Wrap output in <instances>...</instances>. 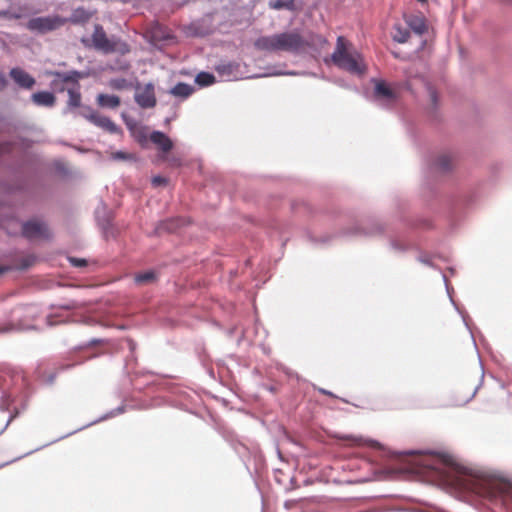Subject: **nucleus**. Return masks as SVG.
<instances>
[{
	"label": "nucleus",
	"mask_w": 512,
	"mask_h": 512,
	"mask_svg": "<svg viewBox=\"0 0 512 512\" xmlns=\"http://www.w3.org/2000/svg\"><path fill=\"white\" fill-rule=\"evenodd\" d=\"M90 17V13L83 8H78L73 11L70 20L74 23H79L87 21Z\"/></svg>",
	"instance_id": "20"
},
{
	"label": "nucleus",
	"mask_w": 512,
	"mask_h": 512,
	"mask_svg": "<svg viewBox=\"0 0 512 512\" xmlns=\"http://www.w3.org/2000/svg\"><path fill=\"white\" fill-rule=\"evenodd\" d=\"M7 79L4 74L0 73V91L4 90L7 87Z\"/></svg>",
	"instance_id": "29"
},
{
	"label": "nucleus",
	"mask_w": 512,
	"mask_h": 512,
	"mask_svg": "<svg viewBox=\"0 0 512 512\" xmlns=\"http://www.w3.org/2000/svg\"><path fill=\"white\" fill-rule=\"evenodd\" d=\"M110 158L115 161H132L136 159L134 154L123 151L112 152Z\"/></svg>",
	"instance_id": "22"
},
{
	"label": "nucleus",
	"mask_w": 512,
	"mask_h": 512,
	"mask_svg": "<svg viewBox=\"0 0 512 512\" xmlns=\"http://www.w3.org/2000/svg\"><path fill=\"white\" fill-rule=\"evenodd\" d=\"M13 418H14V416H10V418H9V419H8V421H7L6 426H7V425L12 421V419H13Z\"/></svg>",
	"instance_id": "33"
},
{
	"label": "nucleus",
	"mask_w": 512,
	"mask_h": 512,
	"mask_svg": "<svg viewBox=\"0 0 512 512\" xmlns=\"http://www.w3.org/2000/svg\"><path fill=\"white\" fill-rule=\"evenodd\" d=\"M395 33L393 35V39L399 43H405L410 37V33L407 29L402 28L401 26H395Z\"/></svg>",
	"instance_id": "21"
},
{
	"label": "nucleus",
	"mask_w": 512,
	"mask_h": 512,
	"mask_svg": "<svg viewBox=\"0 0 512 512\" xmlns=\"http://www.w3.org/2000/svg\"><path fill=\"white\" fill-rule=\"evenodd\" d=\"M92 42L95 49L106 54L113 53L118 50V41L109 39L101 25H95L92 34Z\"/></svg>",
	"instance_id": "5"
},
{
	"label": "nucleus",
	"mask_w": 512,
	"mask_h": 512,
	"mask_svg": "<svg viewBox=\"0 0 512 512\" xmlns=\"http://www.w3.org/2000/svg\"><path fill=\"white\" fill-rule=\"evenodd\" d=\"M88 109H91L90 107H84L81 112H80V115L83 117V114H89V110Z\"/></svg>",
	"instance_id": "31"
},
{
	"label": "nucleus",
	"mask_w": 512,
	"mask_h": 512,
	"mask_svg": "<svg viewBox=\"0 0 512 512\" xmlns=\"http://www.w3.org/2000/svg\"><path fill=\"white\" fill-rule=\"evenodd\" d=\"M12 149L11 143L6 142L0 144V156L5 153H9Z\"/></svg>",
	"instance_id": "27"
},
{
	"label": "nucleus",
	"mask_w": 512,
	"mask_h": 512,
	"mask_svg": "<svg viewBox=\"0 0 512 512\" xmlns=\"http://www.w3.org/2000/svg\"><path fill=\"white\" fill-rule=\"evenodd\" d=\"M195 82L200 86H209L215 82V77L211 73L200 72L197 74Z\"/></svg>",
	"instance_id": "18"
},
{
	"label": "nucleus",
	"mask_w": 512,
	"mask_h": 512,
	"mask_svg": "<svg viewBox=\"0 0 512 512\" xmlns=\"http://www.w3.org/2000/svg\"><path fill=\"white\" fill-rule=\"evenodd\" d=\"M89 114H83V117L93 123L95 126L103 129L110 134H119L121 129L107 116L101 115L93 109H88Z\"/></svg>",
	"instance_id": "6"
},
{
	"label": "nucleus",
	"mask_w": 512,
	"mask_h": 512,
	"mask_svg": "<svg viewBox=\"0 0 512 512\" xmlns=\"http://www.w3.org/2000/svg\"><path fill=\"white\" fill-rule=\"evenodd\" d=\"M4 382H5V379L2 376H0V389L5 387Z\"/></svg>",
	"instance_id": "32"
},
{
	"label": "nucleus",
	"mask_w": 512,
	"mask_h": 512,
	"mask_svg": "<svg viewBox=\"0 0 512 512\" xmlns=\"http://www.w3.org/2000/svg\"><path fill=\"white\" fill-rule=\"evenodd\" d=\"M150 140L153 144H155L162 152H169L172 147L173 143L171 139L160 131H154L150 135Z\"/></svg>",
	"instance_id": "11"
},
{
	"label": "nucleus",
	"mask_w": 512,
	"mask_h": 512,
	"mask_svg": "<svg viewBox=\"0 0 512 512\" xmlns=\"http://www.w3.org/2000/svg\"><path fill=\"white\" fill-rule=\"evenodd\" d=\"M295 0H276L275 2H271L269 4L270 8L275 10L287 9V10H295Z\"/></svg>",
	"instance_id": "19"
},
{
	"label": "nucleus",
	"mask_w": 512,
	"mask_h": 512,
	"mask_svg": "<svg viewBox=\"0 0 512 512\" xmlns=\"http://www.w3.org/2000/svg\"><path fill=\"white\" fill-rule=\"evenodd\" d=\"M152 183L155 185V186H159V185H162V184H165L166 183V179L163 178V177H160V176H156L152 179Z\"/></svg>",
	"instance_id": "28"
},
{
	"label": "nucleus",
	"mask_w": 512,
	"mask_h": 512,
	"mask_svg": "<svg viewBox=\"0 0 512 512\" xmlns=\"http://www.w3.org/2000/svg\"><path fill=\"white\" fill-rule=\"evenodd\" d=\"M0 17L1 18H9V19H18V18H20V15L13 14L9 11H0Z\"/></svg>",
	"instance_id": "26"
},
{
	"label": "nucleus",
	"mask_w": 512,
	"mask_h": 512,
	"mask_svg": "<svg viewBox=\"0 0 512 512\" xmlns=\"http://www.w3.org/2000/svg\"><path fill=\"white\" fill-rule=\"evenodd\" d=\"M57 77H59L63 82H74L77 83L79 73L78 72H72V73H57Z\"/></svg>",
	"instance_id": "23"
},
{
	"label": "nucleus",
	"mask_w": 512,
	"mask_h": 512,
	"mask_svg": "<svg viewBox=\"0 0 512 512\" xmlns=\"http://www.w3.org/2000/svg\"><path fill=\"white\" fill-rule=\"evenodd\" d=\"M375 97L387 101L395 99L394 91L384 81H378L375 85Z\"/></svg>",
	"instance_id": "13"
},
{
	"label": "nucleus",
	"mask_w": 512,
	"mask_h": 512,
	"mask_svg": "<svg viewBox=\"0 0 512 512\" xmlns=\"http://www.w3.org/2000/svg\"><path fill=\"white\" fill-rule=\"evenodd\" d=\"M32 101L38 106L52 107L55 105L56 97L48 91H41L32 94Z\"/></svg>",
	"instance_id": "12"
},
{
	"label": "nucleus",
	"mask_w": 512,
	"mask_h": 512,
	"mask_svg": "<svg viewBox=\"0 0 512 512\" xmlns=\"http://www.w3.org/2000/svg\"><path fill=\"white\" fill-rule=\"evenodd\" d=\"M97 103L101 107L117 108L120 105V98L116 95L99 94Z\"/></svg>",
	"instance_id": "14"
},
{
	"label": "nucleus",
	"mask_w": 512,
	"mask_h": 512,
	"mask_svg": "<svg viewBox=\"0 0 512 512\" xmlns=\"http://www.w3.org/2000/svg\"><path fill=\"white\" fill-rule=\"evenodd\" d=\"M65 23L64 20L55 16V17H36L30 19L26 27L30 31L38 32L40 34H44L50 31H53Z\"/></svg>",
	"instance_id": "4"
},
{
	"label": "nucleus",
	"mask_w": 512,
	"mask_h": 512,
	"mask_svg": "<svg viewBox=\"0 0 512 512\" xmlns=\"http://www.w3.org/2000/svg\"><path fill=\"white\" fill-rule=\"evenodd\" d=\"M192 92L193 88L186 83H178L171 90L172 95L183 98L190 96Z\"/></svg>",
	"instance_id": "15"
},
{
	"label": "nucleus",
	"mask_w": 512,
	"mask_h": 512,
	"mask_svg": "<svg viewBox=\"0 0 512 512\" xmlns=\"http://www.w3.org/2000/svg\"><path fill=\"white\" fill-rule=\"evenodd\" d=\"M437 164L443 171L449 170L451 165V158L447 155H443L439 157Z\"/></svg>",
	"instance_id": "24"
},
{
	"label": "nucleus",
	"mask_w": 512,
	"mask_h": 512,
	"mask_svg": "<svg viewBox=\"0 0 512 512\" xmlns=\"http://www.w3.org/2000/svg\"><path fill=\"white\" fill-rule=\"evenodd\" d=\"M135 101L142 108L154 107L156 105L154 86L146 84L143 87H138L135 93Z\"/></svg>",
	"instance_id": "7"
},
{
	"label": "nucleus",
	"mask_w": 512,
	"mask_h": 512,
	"mask_svg": "<svg viewBox=\"0 0 512 512\" xmlns=\"http://www.w3.org/2000/svg\"><path fill=\"white\" fill-rule=\"evenodd\" d=\"M405 20L409 28L416 34L422 35L427 31L426 19L422 14H411Z\"/></svg>",
	"instance_id": "10"
},
{
	"label": "nucleus",
	"mask_w": 512,
	"mask_h": 512,
	"mask_svg": "<svg viewBox=\"0 0 512 512\" xmlns=\"http://www.w3.org/2000/svg\"><path fill=\"white\" fill-rule=\"evenodd\" d=\"M69 99L67 101V106L69 108H77L81 106V94L78 89H68Z\"/></svg>",
	"instance_id": "17"
},
{
	"label": "nucleus",
	"mask_w": 512,
	"mask_h": 512,
	"mask_svg": "<svg viewBox=\"0 0 512 512\" xmlns=\"http://www.w3.org/2000/svg\"><path fill=\"white\" fill-rule=\"evenodd\" d=\"M430 98L433 104L437 103V93L433 88H429Z\"/></svg>",
	"instance_id": "30"
},
{
	"label": "nucleus",
	"mask_w": 512,
	"mask_h": 512,
	"mask_svg": "<svg viewBox=\"0 0 512 512\" xmlns=\"http://www.w3.org/2000/svg\"><path fill=\"white\" fill-rule=\"evenodd\" d=\"M9 75L15 83L24 89H31L36 83L35 79L29 73L18 67L12 68Z\"/></svg>",
	"instance_id": "9"
},
{
	"label": "nucleus",
	"mask_w": 512,
	"mask_h": 512,
	"mask_svg": "<svg viewBox=\"0 0 512 512\" xmlns=\"http://www.w3.org/2000/svg\"><path fill=\"white\" fill-rule=\"evenodd\" d=\"M155 280H156V274L153 271H146V272L138 273L134 276V281L139 285L152 283Z\"/></svg>",
	"instance_id": "16"
},
{
	"label": "nucleus",
	"mask_w": 512,
	"mask_h": 512,
	"mask_svg": "<svg viewBox=\"0 0 512 512\" xmlns=\"http://www.w3.org/2000/svg\"><path fill=\"white\" fill-rule=\"evenodd\" d=\"M71 264L75 267H83V266H86L87 262L85 259H81V258H75V257H72L69 259Z\"/></svg>",
	"instance_id": "25"
},
{
	"label": "nucleus",
	"mask_w": 512,
	"mask_h": 512,
	"mask_svg": "<svg viewBox=\"0 0 512 512\" xmlns=\"http://www.w3.org/2000/svg\"><path fill=\"white\" fill-rule=\"evenodd\" d=\"M485 497L508 510L512 509V486L508 483L499 482L489 485Z\"/></svg>",
	"instance_id": "3"
},
{
	"label": "nucleus",
	"mask_w": 512,
	"mask_h": 512,
	"mask_svg": "<svg viewBox=\"0 0 512 512\" xmlns=\"http://www.w3.org/2000/svg\"><path fill=\"white\" fill-rule=\"evenodd\" d=\"M23 235L29 239L47 238L49 236L47 226L40 221L32 220L23 224Z\"/></svg>",
	"instance_id": "8"
},
{
	"label": "nucleus",
	"mask_w": 512,
	"mask_h": 512,
	"mask_svg": "<svg viewBox=\"0 0 512 512\" xmlns=\"http://www.w3.org/2000/svg\"><path fill=\"white\" fill-rule=\"evenodd\" d=\"M331 61L335 66L352 74L365 72V65L360 54L353 49L352 43L344 36L337 38L336 47L331 55Z\"/></svg>",
	"instance_id": "2"
},
{
	"label": "nucleus",
	"mask_w": 512,
	"mask_h": 512,
	"mask_svg": "<svg viewBox=\"0 0 512 512\" xmlns=\"http://www.w3.org/2000/svg\"><path fill=\"white\" fill-rule=\"evenodd\" d=\"M254 45L258 50L296 54L305 51L309 43L298 32L291 31L259 37Z\"/></svg>",
	"instance_id": "1"
}]
</instances>
